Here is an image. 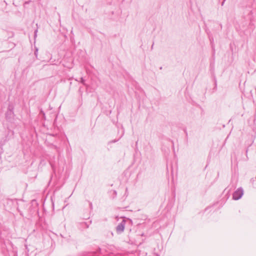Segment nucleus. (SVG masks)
<instances>
[{
	"label": "nucleus",
	"instance_id": "6",
	"mask_svg": "<svg viewBox=\"0 0 256 256\" xmlns=\"http://www.w3.org/2000/svg\"><path fill=\"white\" fill-rule=\"evenodd\" d=\"M30 1L26 2H24V5H26V4H30Z\"/></svg>",
	"mask_w": 256,
	"mask_h": 256
},
{
	"label": "nucleus",
	"instance_id": "11",
	"mask_svg": "<svg viewBox=\"0 0 256 256\" xmlns=\"http://www.w3.org/2000/svg\"><path fill=\"white\" fill-rule=\"evenodd\" d=\"M224 4V1L222 2V5L223 6Z\"/></svg>",
	"mask_w": 256,
	"mask_h": 256
},
{
	"label": "nucleus",
	"instance_id": "5",
	"mask_svg": "<svg viewBox=\"0 0 256 256\" xmlns=\"http://www.w3.org/2000/svg\"><path fill=\"white\" fill-rule=\"evenodd\" d=\"M37 32H38V30H36L35 31H34V38H36V34H37Z\"/></svg>",
	"mask_w": 256,
	"mask_h": 256
},
{
	"label": "nucleus",
	"instance_id": "1",
	"mask_svg": "<svg viewBox=\"0 0 256 256\" xmlns=\"http://www.w3.org/2000/svg\"><path fill=\"white\" fill-rule=\"evenodd\" d=\"M244 190L242 187L238 188L232 194V199L236 200H240L244 194Z\"/></svg>",
	"mask_w": 256,
	"mask_h": 256
},
{
	"label": "nucleus",
	"instance_id": "7",
	"mask_svg": "<svg viewBox=\"0 0 256 256\" xmlns=\"http://www.w3.org/2000/svg\"><path fill=\"white\" fill-rule=\"evenodd\" d=\"M112 192L114 194V196L116 195V190H112Z\"/></svg>",
	"mask_w": 256,
	"mask_h": 256
},
{
	"label": "nucleus",
	"instance_id": "9",
	"mask_svg": "<svg viewBox=\"0 0 256 256\" xmlns=\"http://www.w3.org/2000/svg\"><path fill=\"white\" fill-rule=\"evenodd\" d=\"M90 208H92V202L90 203Z\"/></svg>",
	"mask_w": 256,
	"mask_h": 256
},
{
	"label": "nucleus",
	"instance_id": "4",
	"mask_svg": "<svg viewBox=\"0 0 256 256\" xmlns=\"http://www.w3.org/2000/svg\"><path fill=\"white\" fill-rule=\"evenodd\" d=\"M80 82L84 85H85V83H84V80L82 78H80Z\"/></svg>",
	"mask_w": 256,
	"mask_h": 256
},
{
	"label": "nucleus",
	"instance_id": "3",
	"mask_svg": "<svg viewBox=\"0 0 256 256\" xmlns=\"http://www.w3.org/2000/svg\"><path fill=\"white\" fill-rule=\"evenodd\" d=\"M96 254L94 252H88L84 254L82 256H96Z\"/></svg>",
	"mask_w": 256,
	"mask_h": 256
},
{
	"label": "nucleus",
	"instance_id": "10",
	"mask_svg": "<svg viewBox=\"0 0 256 256\" xmlns=\"http://www.w3.org/2000/svg\"><path fill=\"white\" fill-rule=\"evenodd\" d=\"M116 141H117V140H114V141H112V142H116Z\"/></svg>",
	"mask_w": 256,
	"mask_h": 256
},
{
	"label": "nucleus",
	"instance_id": "2",
	"mask_svg": "<svg viewBox=\"0 0 256 256\" xmlns=\"http://www.w3.org/2000/svg\"><path fill=\"white\" fill-rule=\"evenodd\" d=\"M126 220H122L116 227V230L118 234H121L124 230Z\"/></svg>",
	"mask_w": 256,
	"mask_h": 256
},
{
	"label": "nucleus",
	"instance_id": "8",
	"mask_svg": "<svg viewBox=\"0 0 256 256\" xmlns=\"http://www.w3.org/2000/svg\"><path fill=\"white\" fill-rule=\"evenodd\" d=\"M38 52V49H36V51L34 52V54L36 56Z\"/></svg>",
	"mask_w": 256,
	"mask_h": 256
}]
</instances>
